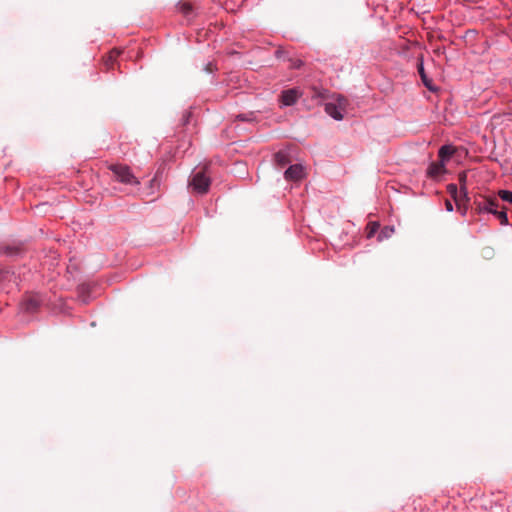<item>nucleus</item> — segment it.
<instances>
[{"mask_svg":"<svg viewBox=\"0 0 512 512\" xmlns=\"http://www.w3.org/2000/svg\"><path fill=\"white\" fill-rule=\"evenodd\" d=\"M109 169L113 172L117 181L127 185H139L140 182L134 176L129 166L124 164H111Z\"/></svg>","mask_w":512,"mask_h":512,"instance_id":"nucleus-1","label":"nucleus"},{"mask_svg":"<svg viewBox=\"0 0 512 512\" xmlns=\"http://www.w3.org/2000/svg\"><path fill=\"white\" fill-rule=\"evenodd\" d=\"M210 184V178L206 175L205 170H201L194 173L191 179L189 180V186L192 187V189L195 192L200 194L207 193Z\"/></svg>","mask_w":512,"mask_h":512,"instance_id":"nucleus-2","label":"nucleus"},{"mask_svg":"<svg viewBox=\"0 0 512 512\" xmlns=\"http://www.w3.org/2000/svg\"><path fill=\"white\" fill-rule=\"evenodd\" d=\"M474 205L478 212L495 213V208H498L499 203L495 197H482V200H475Z\"/></svg>","mask_w":512,"mask_h":512,"instance_id":"nucleus-3","label":"nucleus"},{"mask_svg":"<svg viewBox=\"0 0 512 512\" xmlns=\"http://www.w3.org/2000/svg\"><path fill=\"white\" fill-rule=\"evenodd\" d=\"M284 177L288 181H298L305 177V169L301 164L290 165Z\"/></svg>","mask_w":512,"mask_h":512,"instance_id":"nucleus-4","label":"nucleus"},{"mask_svg":"<svg viewBox=\"0 0 512 512\" xmlns=\"http://www.w3.org/2000/svg\"><path fill=\"white\" fill-rule=\"evenodd\" d=\"M42 300L38 295H29L22 302V309L27 313H34L38 310Z\"/></svg>","mask_w":512,"mask_h":512,"instance_id":"nucleus-5","label":"nucleus"},{"mask_svg":"<svg viewBox=\"0 0 512 512\" xmlns=\"http://www.w3.org/2000/svg\"><path fill=\"white\" fill-rule=\"evenodd\" d=\"M299 96L300 93L297 89H289L281 93L280 100L283 105L291 106L297 102Z\"/></svg>","mask_w":512,"mask_h":512,"instance_id":"nucleus-6","label":"nucleus"},{"mask_svg":"<svg viewBox=\"0 0 512 512\" xmlns=\"http://www.w3.org/2000/svg\"><path fill=\"white\" fill-rule=\"evenodd\" d=\"M121 53L122 50L114 48L107 54L106 57H104L103 64L107 70H111L114 68V62Z\"/></svg>","mask_w":512,"mask_h":512,"instance_id":"nucleus-7","label":"nucleus"},{"mask_svg":"<svg viewBox=\"0 0 512 512\" xmlns=\"http://www.w3.org/2000/svg\"><path fill=\"white\" fill-rule=\"evenodd\" d=\"M325 112L335 120L343 119V114L337 108V105L334 102H329L325 104Z\"/></svg>","mask_w":512,"mask_h":512,"instance_id":"nucleus-8","label":"nucleus"},{"mask_svg":"<svg viewBox=\"0 0 512 512\" xmlns=\"http://www.w3.org/2000/svg\"><path fill=\"white\" fill-rule=\"evenodd\" d=\"M445 172L444 162H433L428 167V175L431 177H437Z\"/></svg>","mask_w":512,"mask_h":512,"instance_id":"nucleus-9","label":"nucleus"},{"mask_svg":"<svg viewBox=\"0 0 512 512\" xmlns=\"http://www.w3.org/2000/svg\"><path fill=\"white\" fill-rule=\"evenodd\" d=\"M274 161L281 168L290 163V158L287 152L279 151L274 155Z\"/></svg>","mask_w":512,"mask_h":512,"instance_id":"nucleus-10","label":"nucleus"},{"mask_svg":"<svg viewBox=\"0 0 512 512\" xmlns=\"http://www.w3.org/2000/svg\"><path fill=\"white\" fill-rule=\"evenodd\" d=\"M454 154V148L448 145H444L439 149L438 157L440 161L444 162L448 160Z\"/></svg>","mask_w":512,"mask_h":512,"instance_id":"nucleus-11","label":"nucleus"},{"mask_svg":"<svg viewBox=\"0 0 512 512\" xmlns=\"http://www.w3.org/2000/svg\"><path fill=\"white\" fill-rule=\"evenodd\" d=\"M177 7H178L179 11L185 16H188L193 11L192 4L187 1L179 2Z\"/></svg>","mask_w":512,"mask_h":512,"instance_id":"nucleus-12","label":"nucleus"},{"mask_svg":"<svg viewBox=\"0 0 512 512\" xmlns=\"http://www.w3.org/2000/svg\"><path fill=\"white\" fill-rule=\"evenodd\" d=\"M334 103L337 105V108L341 111V113L345 111L346 107L348 106V100L341 95H337L335 97Z\"/></svg>","mask_w":512,"mask_h":512,"instance_id":"nucleus-13","label":"nucleus"},{"mask_svg":"<svg viewBox=\"0 0 512 512\" xmlns=\"http://www.w3.org/2000/svg\"><path fill=\"white\" fill-rule=\"evenodd\" d=\"M458 180L461 184L460 193H462L463 196L465 198H467V191H466V187H465L466 180H467V172L463 171V172L459 173Z\"/></svg>","mask_w":512,"mask_h":512,"instance_id":"nucleus-14","label":"nucleus"},{"mask_svg":"<svg viewBox=\"0 0 512 512\" xmlns=\"http://www.w3.org/2000/svg\"><path fill=\"white\" fill-rule=\"evenodd\" d=\"M378 228H379V224L377 222L368 223V225L366 227L367 238H372L375 235V233L377 232Z\"/></svg>","mask_w":512,"mask_h":512,"instance_id":"nucleus-15","label":"nucleus"},{"mask_svg":"<svg viewBox=\"0 0 512 512\" xmlns=\"http://www.w3.org/2000/svg\"><path fill=\"white\" fill-rule=\"evenodd\" d=\"M418 73L420 74L421 79H422L423 83L425 84V86L431 90L432 87L430 85V81L427 79V76H426V73L424 71V67H423V63L422 62H420L418 64Z\"/></svg>","mask_w":512,"mask_h":512,"instance_id":"nucleus-16","label":"nucleus"},{"mask_svg":"<svg viewBox=\"0 0 512 512\" xmlns=\"http://www.w3.org/2000/svg\"><path fill=\"white\" fill-rule=\"evenodd\" d=\"M0 251L5 255H14L19 252V248L10 245H2L0 246Z\"/></svg>","mask_w":512,"mask_h":512,"instance_id":"nucleus-17","label":"nucleus"},{"mask_svg":"<svg viewBox=\"0 0 512 512\" xmlns=\"http://www.w3.org/2000/svg\"><path fill=\"white\" fill-rule=\"evenodd\" d=\"M498 196L505 202L512 204V192L508 190H499Z\"/></svg>","mask_w":512,"mask_h":512,"instance_id":"nucleus-18","label":"nucleus"},{"mask_svg":"<svg viewBox=\"0 0 512 512\" xmlns=\"http://www.w3.org/2000/svg\"><path fill=\"white\" fill-rule=\"evenodd\" d=\"M493 214L497 216L502 225L508 224V217L505 211H498L497 208H495V213Z\"/></svg>","mask_w":512,"mask_h":512,"instance_id":"nucleus-19","label":"nucleus"},{"mask_svg":"<svg viewBox=\"0 0 512 512\" xmlns=\"http://www.w3.org/2000/svg\"><path fill=\"white\" fill-rule=\"evenodd\" d=\"M313 98H321V99H327L328 98V91L327 90H319L317 88H313Z\"/></svg>","mask_w":512,"mask_h":512,"instance_id":"nucleus-20","label":"nucleus"},{"mask_svg":"<svg viewBox=\"0 0 512 512\" xmlns=\"http://www.w3.org/2000/svg\"><path fill=\"white\" fill-rule=\"evenodd\" d=\"M448 190L449 192L451 193V195L453 196L454 200L456 201V203L459 205V197H458V190H457V186L454 185V184H450L448 186Z\"/></svg>","mask_w":512,"mask_h":512,"instance_id":"nucleus-21","label":"nucleus"},{"mask_svg":"<svg viewBox=\"0 0 512 512\" xmlns=\"http://www.w3.org/2000/svg\"><path fill=\"white\" fill-rule=\"evenodd\" d=\"M160 186V182L158 180V175L156 174L155 177L150 181V188L151 189H154V188H159Z\"/></svg>","mask_w":512,"mask_h":512,"instance_id":"nucleus-22","label":"nucleus"},{"mask_svg":"<svg viewBox=\"0 0 512 512\" xmlns=\"http://www.w3.org/2000/svg\"><path fill=\"white\" fill-rule=\"evenodd\" d=\"M445 205H446V209L448 211H452L453 210V205H452L450 200H446Z\"/></svg>","mask_w":512,"mask_h":512,"instance_id":"nucleus-23","label":"nucleus"},{"mask_svg":"<svg viewBox=\"0 0 512 512\" xmlns=\"http://www.w3.org/2000/svg\"><path fill=\"white\" fill-rule=\"evenodd\" d=\"M295 66H296V67L301 66V62H299V63H295Z\"/></svg>","mask_w":512,"mask_h":512,"instance_id":"nucleus-24","label":"nucleus"},{"mask_svg":"<svg viewBox=\"0 0 512 512\" xmlns=\"http://www.w3.org/2000/svg\"><path fill=\"white\" fill-rule=\"evenodd\" d=\"M295 66H296V67L301 66V62H299V63H295Z\"/></svg>","mask_w":512,"mask_h":512,"instance_id":"nucleus-25","label":"nucleus"}]
</instances>
